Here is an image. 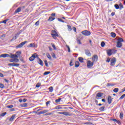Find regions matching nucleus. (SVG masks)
Here are the masks:
<instances>
[{
	"instance_id": "f257e3e1",
	"label": "nucleus",
	"mask_w": 125,
	"mask_h": 125,
	"mask_svg": "<svg viewBox=\"0 0 125 125\" xmlns=\"http://www.w3.org/2000/svg\"><path fill=\"white\" fill-rule=\"evenodd\" d=\"M35 58H39V55H37V53L32 55V56L29 58V60L30 61H34Z\"/></svg>"
},
{
	"instance_id": "f03ea898",
	"label": "nucleus",
	"mask_w": 125,
	"mask_h": 125,
	"mask_svg": "<svg viewBox=\"0 0 125 125\" xmlns=\"http://www.w3.org/2000/svg\"><path fill=\"white\" fill-rule=\"evenodd\" d=\"M52 33L51 36L52 38H53L54 40H56V37H59L58 34H57V32H56L55 30H52Z\"/></svg>"
},
{
	"instance_id": "7ed1b4c3",
	"label": "nucleus",
	"mask_w": 125,
	"mask_h": 125,
	"mask_svg": "<svg viewBox=\"0 0 125 125\" xmlns=\"http://www.w3.org/2000/svg\"><path fill=\"white\" fill-rule=\"evenodd\" d=\"M82 35H83V36H90V34H91L90 33V31L88 30H84L82 32Z\"/></svg>"
},
{
	"instance_id": "20e7f679",
	"label": "nucleus",
	"mask_w": 125,
	"mask_h": 125,
	"mask_svg": "<svg viewBox=\"0 0 125 125\" xmlns=\"http://www.w3.org/2000/svg\"><path fill=\"white\" fill-rule=\"evenodd\" d=\"M26 43H27V41L22 42L21 43H20L18 46H17L16 47V48H20L21 47H22V46L24 45V44H26Z\"/></svg>"
},
{
	"instance_id": "39448f33",
	"label": "nucleus",
	"mask_w": 125,
	"mask_h": 125,
	"mask_svg": "<svg viewBox=\"0 0 125 125\" xmlns=\"http://www.w3.org/2000/svg\"><path fill=\"white\" fill-rule=\"evenodd\" d=\"M116 62H117V60H116V58H113L111 60L110 66H115V64Z\"/></svg>"
},
{
	"instance_id": "423d86ee",
	"label": "nucleus",
	"mask_w": 125,
	"mask_h": 125,
	"mask_svg": "<svg viewBox=\"0 0 125 125\" xmlns=\"http://www.w3.org/2000/svg\"><path fill=\"white\" fill-rule=\"evenodd\" d=\"M93 62H91L90 61H88L87 64V68H91L93 66Z\"/></svg>"
},
{
	"instance_id": "0eeeda50",
	"label": "nucleus",
	"mask_w": 125,
	"mask_h": 125,
	"mask_svg": "<svg viewBox=\"0 0 125 125\" xmlns=\"http://www.w3.org/2000/svg\"><path fill=\"white\" fill-rule=\"evenodd\" d=\"M8 66H12V67H19V66H20V64L19 63H8Z\"/></svg>"
},
{
	"instance_id": "6e6552de",
	"label": "nucleus",
	"mask_w": 125,
	"mask_h": 125,
	"mask_svg": "<svg viewBox=\"0 0 125 125\" xmlns=\"http://www.w3.org/2000/svg\"><path fill=\"white\" fill-rule=\"evenodd\" d=\"M1 57H3V58H5L6 57H10V55L8 54H2L0 55V58H1Z\"/></svg>"
},
{
	"instance_id": "1a4fd4ad",
	"label": "nucleus",
	"mask_w": 125,
	"mask_h": 125,
	"mask_svg": "<svg viewBox=\"0 0 125 125\" xmlns=\"http://www.w3.org/2000/svg\"><path fill=\"white\" fill-rule=\"evenodd\" d=\"M93 62H96L98 60V56L96 55H93V58H92Z\"/></svg>"
},
{
	"instance_id": "9d476101",
	"label": "nucleus",
	"mask_w": 125,
	"mask_h": 125,
	"mask_svg": "<svg viewBox=\"0 0 125 125\" xmlns=\"http://www.w3.org/2000/svg\"><path fill=\"white\" fill-rule=\"evenodd\" d=\"M107 54L108 56H111L112 54V50L111 49H108L106 50Z\"/></svg>"
},
{
	"instance_id": "9b49d317",
	"label": "nucleus",
	"mask_w": 125,
	"mask_h": 125,
	"mask_svg": "<svg viewBox=\"0 0 125 125\" xmlns=\"http://www.w3.org/2000/svg\"><path fill=\"white\" fill-rule=\"evenodd\" d=\"M85 54L87 56H91V54L90 53L89 50H85Z\"/></svg>"
},
{
	"instance_id": "f8f14e48",
	"label": "nucleus",
	"mask_w": 125,
	"mask_h": 125,
	"mask_svg": "<svg viewBox=\"0 0 125 125\" xmlns=\"http://www.w3.org/2000/svg\"><path fill=\"white\" fill-rule=\"evenodd\" d=\"M48 112V110H43L38 112V115H42V114H45V113H47Z\"/></svg>"
},
{
	"instance_id": "ddd939ff",
	"label": "nucleus",
	"mask_w": 125,
	"mask_h": 125,
	"mask_svg": "<svg viewBox=\"0 0 125 125\" xmlns=\"http://www.w3.org/2000/svg\"><path fill=\"white\" fill-rule=\"evenodd\" d=\"M123 45V43L120 42H117L116 46L117 47H118L119 48H121L122 47V46Z\"/></svg>"
},
{
	"instance_id": "4468645a",
	"label": "nucleus",
	"mask_w": 125,
	"mask_h": 125,
	"mask_svg": "<svg viewBox=\"0 0 125 125\" xmlns=\"http://www.w3.org/2000/svg\"><path fill=\"white\" fill-rule=\"evenodd\" d=\"M21 9H22V8L21 7H19L15 11L14 14H16V13H18V12H20Z\"/></svg>"
},
{
	"instance_id": "2eb2a0df",
	"label": "nucleus",
	"mask_w": 125,
	"mask_h": 125,
	"mask_svg": "<svg viewBox=\"0 0 125 125\" xmlns=\"http://www.w3.org/2000/svg\"><path fill=\"white\" fill-rule=\"evenodd\" d=\"M107 101L108 102V104H111L112 103V97L111 96H108L107 98Z\"/></svg>"
},
{
	"instance_id": "dca6fc26",
	"label": "nucleus",
	"mask_w": 125,
	"mask_h": 125,
	"mask_svg": "<svg viewBox=\"0 0 125 125\" xmlns=\"http://www.w3.org/2000/svg\"><path fill=\"white\" fill-rule=\"evenodd\" d=\"M10 58H14V59L16 58V59H17V58H18V55H17H17H14L13 54H11V55L10 56Z\"/></svg>"
},
{
	"instance_id": "f3484780",
	"label": "nucleus",
	"mask_w": 125,
	"mask_h": 125,
	"mask_svg": "<svg viewBox=\"0 0 125 125\" xmlns=\"http://www.w3.org/2000/svg\"><path fill=\"white\" fill-rule=\"evenodd\" d=\"M103 96V93L99 92L96 94V97H102Z\"/></svg>"
},
{
	"instance_id": "a211bd4d",
	"label": "nucleus",
	"mask_w": 125,
	"mask_h": 125,
	"mask_svg": "<svg viewBox=\"0 0 125 125\" xmlns=\"http://www.w3.org/2000/svg\"><path fill=\"white\" fill-rule=\"evenodd\" d=\"M55 20V18L54 17H52L51 16L49 17V19H48V21L49 22H51V21H53V20Z\"/></svg>"
},
{
	"instance_id": "6ab92c4d",
	"label": "nucleus",
	"mask_w": 125,
	"mask_h": 125,
	"mask_svg": "<svg viewBox=\"0 0 125 125\" xmlns=\"http://www.w3.org/2000/svg\"><path fill=\"white\" fill-rule=\"evenodd\" d=\"M63 115L64 116H72V114H70L69 112L64 111L63 112Z\"/></svg>"
},
{
	"instance_id": "aec40b11",
	"label": "nucleus",
	"mask_w": 125,
	"mask_h": 125,
	"mask_svg": "<svg viewBox=\"0 0 125 125\" xmlns=\"http://www.w3.org/2000/svg\"><path fill=\"white\" fill-rule=\"evenodd\" d=\"M15 116V115H12L11 117L9 119V122H12V121H14Z\"/></svg>"
},
{
	"instance_id": "412c9836",
	"label": "nucleus",
	"mask_w": 125,
	"mask_h": 125,
	"mask_svg": "<svg viewBox=\"0 0 125 125\" xmlns=\"http://www.w3.org/2000/svg\"><path fill=\"white\" fill-rule=\"evenodd\" d=\"M38 58L39 59V62H38L39 64H40V65H41L42 66H43V62L42 61V60L41 59L39 58Z\"/></svg>"
},
{
	"instance_id": "4be33fe9",
	"label": "nucleus",
	"mask_w": 125,
	"mask_h": 125,
	"mask_svg": "<svg viewBox=\"0 0 125 125\" xmlns=\"http://www.w3.org/2000/svg\"><path fill=\"white\" fill-rule=\"evenodd\" d=\"M27 46H28V47H36V44H35V43H30Z\"/></svg>"
},
{
	"instance_id": "5701e85b",
	"label": "nucleus",
	"mask_w": 125,
	"mask_h": 125,
	"mask_svg": "<svg viewBox=\"0 0 125 125\" xmlns=\"http://www.w3.org/2000/svg\"><path fill=\"white\" fill-rule=\"evenodd\" d=\"M75 67L76 68L80 67V62L79 61H77L75 62Z\"/></svg>"
},
{
	"instance_id": "b1692460",
	"label": "nucleus",
	"mask_w": 125,
	"mask_h": 125,
	"mask_svg": "<svg viewBox=\"0 0 125 125\" xmlns=\"http://www.w3.org/2000/svg\"><path fill=\"white\" fill-rule=\"evenodd\" d=\"M78 60H79L80 62H81V63H83V58L79 57Z\"/></svg>"
},
{
	"instance_id": "393cba45",
	"label": "nucleus",
	"mask_w": 125,
	"mask_h": 125,
	"mask_svg": "<svg viewBox=\"0 0 125 125\" xmlns=\"http://www.w3.org/2000/svg\"><path fill=\"white\" fill-rule=\"evenodd\" d=\"M114 85L115 84H112L111 83H107L106 84V86H107V87H109V86H114Z\"/></svg>"
},
{
	"instance_id": "a878e982",
	"label": "nucleus",
	"mask_w": 125,
	"mask_h": 125,
	"mask_svg": "<svg viewBox=\"0 0 125 125\" xmlns=\"http://www.w3.org/2000/svg\"><path fill=\"white\" fill-rule=\"evenodd\" d=\"M119 9H123L124 8V5L122 3H120L119 5Z\"/></svg>"
},
{
	"instance_id": "bb28decb",
	"label": "nucleus",
	"mask_w": 125,
	"mask_h": 125,
	"mask_svg": "<svg viewBox=\"0 0 125 125\" xmlns=\"http://www.w3.org/2000/svg\"><path fill=\"white\" fill-rule=\"evenodd\" d=\"M46 55L47 57V58H48V59H49V60H51V56H50V55L49 54V53H46Z\"/></svg>"
},
{
	"instance_id": "cd10ccee",
	"label": "nucleus",
	"mask_w": 125,
	"mask_h": 125,
	"mask_svg": "<svg viewBox=\"0 0 125 125\" xmlns=\"http://www.w3.org/2000/svg\"><path fill=\"white\" fill-rule=\"evenodd\" d=\"M120 118L121 120H123V119L124 118V113H123V112L120 113Z\"/></svg>"
},
{
	"instance_id": "c85d7f7f",
	"label": "nucleus",
	"mask_w": 125,
	"mask_h": 125,
	"mask_svg": "<svg viewBox=\"0 0 125 125\" xmlns=\"http://www.w3.org/2000/svg\"><path fill=\"white\" fill-rule=\"evenodd\" d=\"M28 104L27 103H24L23 104H21V107H27Z\"/></svg>"
},
{
	"instance_id": "c756f323",
	"label": "nucleus",
	"mask_w": 125,
	"mask_h": 125,
	"mask_svg": "<svg viewBox=\"0 0 125 125\" xmlns=\"http://www.w3.org/2000/svg\"><path fill=\"white\" fill-rule=\"evenodd\" d=\"M111 37H112V38H116V33H114V32H111Z\"/></svg>"
},
{
	"instance_id": "7c9ffc66",
	"label": "nucleus",
	"mask_w": 125,
	"mask_h": 125,
	"mask_svg": "<svg viewBox=\"0 0 125 125\" xmlns=\"http://www.w3.org/2000/svg\"><path fill=\"white\" fill-rule=\"evenodd\" d=\"M114 7L116 9H120V6L118 4H115Z\"/></svg>"
},
{
	"instance_id": "2f4dec72",
	"label": "nucleus",
	"mask_w": 125,
	"mask_h": 125,
	"mask_svg": "<svg viewBox=\"0 0 125 125\" xmlns=\"http://www.w3.org/2000/svg\"><path fill=\"white\" fill-rule=\"evenodd\" d=\"M6 114H7L6 112L2 113L0 114V117H4L5 115H6Z\"/></svg>"
},
{
	"instance_id": "473e14b6",
	"label": "nucleus",
	"mask_w": 125,
	"mask_h": 125,
	"mask_svg": "<svg viewBox=\"0 0 125 125\" xmlns=\"http://www.w3.org/2000/svg\"><path fill=\"white\" fill-rule=\"evenodd\" d=\"M49 91L50 92H52V91H53V86L49 87Z\"/></svg>"
},
{
	"instance_id": "72a5a7b5",
	"label": "nucleus",
	"mask_w": 125,
	"mask_h": 125,
	"mask_svg": "<svg viewBox=\"0 0 125 125\" xmlns=\"http://www.w3.org/2000/svg\"><path fill=\"white\" fill-rule=\"evenodd\" d=\"M113 92L117 93V92H119V89L118 88H115L113 89Z\"/></svg>"
},
{
	"instance_id": "f704fd0d",
	"label": "nucleus",
	"mask_w": 125,
	"mask_h": 125,
	"mask_svg": "<svg viewBox=\"0 0 125 125\" xmlns=\"http://www.w3.org/2000/svg\"><path fill=\"white\" fill-rule=\"evenodd\" d=\"M105 109V106H103L99 108L100 111H102V112H103V111H104V109Z\"/></svg>"
},
{
	"instance_id": "c9c22d12",
	"label": "nucleus",
	"mask_w": 125,
	"mask_h": 125,
	"mask_svg": "<svg viewBox=\"0 0 125 125\" xmlns=\"http://www.w3.org/2000/svg\"><path fill=\"white\" fill-rule=\"evenodd\" d=\"M60 101H61V98H59V99H56V100H55V102H56V103H59V102H60Z\"/></svg>"
},
{
	"instance_id": "e433bc0d",
	"label": "nucleus",
	"mask_w": 125,
	"mask_h": 125,
	"mask_svg": "<svg viewBox=\"0 0 125 125\" xmlns=\"http://www.w3.org/2000/svg\"><path fill=\"white\" fill-rule=\"evenodd\" d=\"M101 45L102 47H104V46H105V42H102L101 43Z\"/></svg>"
},
{
	"instance_id": "4c0bfd02",
	"label": "nucleus",
	"mask_w": 125,
	"mask_h": 125,
	"mask_svg": "<svg viewBox=\"0 0 125 125\" xmlns=\"http://www.w3.org/2000/svg\"><path fill=\"white\" fill-rule=\"evenodd\" d=\"M58 20L60 22H62V23H65V21H63V20H62V19L58 18Z\"/></svg>"
},
{
	"instance_id": "58836bf2",
	"label": "nucleus",
	"mask_w": 125,
	"mask_h": 125,
	"mask_svg": "<svg viewBox=\"0 0 125 125\" xmlns=\"http://www.w3.org/2000/svg\"><path fill=\"white\" fill-rule=\"evenodd\" d=\"M73 60H74V59H71L70 60V62L69 63L70 66H74V64H73Z\"/></svg>"
},
{
	"instance_id": "ea45409f",
	"label": "nucleus",
	"mask_w": 125,
	"mask_h": 125,
	"mask_svg": "<svg viewBox=\"0 0 125 125\" xmlns=\"http://www.w3.org/2000/svg\"><path fill=\"white\" fill-rule=\"evenodd\" d=\"M44 61V63H45V65L46 66V67H48V63H47V61L46 60H45Z\"/></svg>"
},
{
	"instance_id": "a19ab883",
	"label": "nucleus",
	"mask_w": 125,
	"mask_h": 125,
	"mask_svg": "<svg viewBox=\"0 0 125 125\" xmlns=\"http://www.w3.org/2000/svg\"><path fill=\"white\" fill-rule=\"evenodd\" d=\"M16 53L18 56H20V55H21V51H17Z\"/></svg>"
},
{
	"instance_id": "79ce46f5",
	"label": "nucleus",
	"mask_w": 125,
	"mask_h": 125,
	"mask_svg": "<svg viewBox=\"0 0 125 125\" xmlns=\"http://www.w3.org/2000/svg\"><path fill=\"white\" fill-rule=\"evenodd\" d=\"M67 26L68 27V31H72V27L70 25H67Z\"/></svg>"
},
{
	"instance_id": "37998d69",
	"label": "nucleus",
	"mask_w": 125,
	"mask_h": 125,
	"mask_svg": "<svg viewBox=\"0 0 125 125\" xmlns=\"http://www.w3.org/2000/svg\"><path fill=\"white\" fill-rule=\"evenodd\" d=\"M48 74H50V71H46L43 73L44 75H48Z\"/></svg>"
},
{
	"instance_id": "c03bdc74",
	"label": "nucleus",
	"mask_w": 125,
	"mask_h": 125,
	"mask_svg": "<svg viewBox=\"0 0 125 125\" xmlns=\"http://www.w3.org/2000/svg\"><path fill=\"white\" fill-rule=\"evenodd\" d=\"M66 46L67 48L68 49V52H71V50L70 49V47L69 46V45H66Z\"/></svg>"
},
{
	"instance_id": "a18cd8bd",
	"label": "nucleus",
	"mask_w": 125,
	"mask_h": 125,
	"mask_svg": "<svg viewBox=\"0 0 125 125\" xmlns=\"http://www.w3.org/2000/svg\"><path fill=\"white\" fill-rule=\"evenodd\" d=\"M118 42H124V40H123V39L122 38H119L118 40Z\"/></svg>"
},
{
	"instance_id": "49530a36",
	"label": "nucleus",
	"mask_w": 125,
	"mask_h": 125,
	"mask_svg": "<svg viewBox=\"0 0 125 125\" xmlns=\"http://www.w3.org/2000/svg\"><path fill=\"white\" fill-rule=\"evenodd\" d=\"M55 109H56V110H59L60 109H62V107L60 106H57L55 107Z\"/></svg>"
},
{
	"instance_id": "de8ad7c7",
	"label": "nucleus",
	"mask_w": 125,
	"mask_h": 125,
	"mask_svg": "<svg viewBox=\"0 0 125 125\" xmlns=\"http://www.w3.org/2000/svg\"><path fill=\"white\" fill-rule=\"evenodd\" d=\"M15 63H18L19 62V59L15 58Z\"/></svg>"
},
{
	"instance_id": "09e8293b",
	"label": "nucleus",
	"mask_w": 125,
	"mask_h": 125,
	"mask_svg": "<svg viewBox=\"0 0 125 125\" xmlns=\"http://www.w3.org/2000/svg\"><path fill=\"white\" fill-rule=\"evenodd\" d=\"M125 97V94H124L120 97V99H124Z\"/></svg>"
},
{
	"instance_id": "8fccbe9b",
	"label": "nucleus",
	"mask_w": 125,
	"mask_h": 125,
	"mask_svg": "<svg viewBox=\"0 0 125 125\" xmlns=\"http://www.w3.org/2000/svg\"><path fill=\"white\" fill-rule=\"evenodd\" d=\"M52 57H53V58L56 59V56H55V54H54V53H52Z\"/></svg>"
},
{
	"instance_id": "3c124183",
	"label": "nucleus",
	"mask_w": 125,
	"mask_h": 125,
	"mask_svg": "<svg viewBox=\"0 0 125 125\" xmlns=\"http://www.w3.org/2000/svg\"><path fill=\"white\" fill-rule=\"evenodd\" d=\"M77 43H78V44H82V42H81V40L78 39L77 40Z\"/></svg>"
},
{
	"instance_id": "603ef678",
	"label": "nucleus",
	"mask_w": 125,
	"mask_h": 125,
	"mask_svg": "<svg viewBox=\"0 0 125 125\" xmlns=\"http://www.w3.org/2000/svg\"><path fill=\"white\" fill-rule=\"evenodd\" d=\"M35 25H36V26H39L40 25V21H37L35 23Z\"/></svg>"
},
{
	"instance_id": "864d4df0",
	"label": "nucleus",
	"mask_w": 125,
	"mask_h": 125,
	"mask_svg": "<svg viewBox=\"0 0 125 125\" xmlns=\"http://www.w3.org/2000/svg\"><path fill=\"white\" fill-rule=\"evenodd\" d=\"M4 87V85L2 83H0V88H3Z\"/></svg>"
},
{
	"instance_id": "5fc2aeb1",
	"label": "nucleus",
	"mask_w": 125,
	"mask_h": 125,
	"mask_svg": "<svg viewBox=\"0 0 125 125\" xmlns=\"http://www.w3.org/2000/svg\"><path fill=\"white\" fill-rule=\"evenodd\" d=\"M13 107V105H7V108H11Z\"/></svg>"
},
{
	"instance_id": "6e6d98bb",
	"label": "nucleus",
	"mask_w": 125,
	"mask_h": 125,
	"mask_svg": "<svg viewBox=\"0 0 125 125\" xmlns=\"http://www.w3.org/2000/svg\"><path fill=\"white\" fill-rule=\"evenodd\" d=\"M36 87H40L41 86V83H38L37 84H36Z\"/></svg>"
},
{
	"instance_id": "4d7b16f0",
	"label": "nucleus",
	"mask_w": 125,
	"mask_h": 125,
	"mask_svg": "<svg viewBox=\"0 0 125 125\" xmlns=\"http://www.w3.org/2000/svg\"><path fill=\"white\" fill-rule=\"evenodd\" d=\"M52 46L55 50L56 49V47H55V45H54V44H52Z\"/></svg>"
},
{
	"instance_id": "13d9d810",
	"label": "nucleus",
	"mask_w": 125,
	"mask_h": 125,
	"mask_svg": "<svg viewBox=\"0 0 125 125\" xmlns=\"http://www.w3.org/2000/svg\"><path fill=\"white\" fill-rule=\"evenodd\" d=\"M7 21H8V20H4L2 22L4 23V24H6V22H7Z\"/></svg>"
},
{
	"instance_id": "bf43d9fd",
	"label": "nucleus",
	"mask_w": 125,
	"mask_h": 125,
	"mask_svg": "<svg viewBox=\"0 0 125 125\" xmlns=\"http://www.w3.org/2000/svg\"><path fill=\"white\" fill-rule=\"evenodd\" d=\"M9 61H10V62H14L15 59H11L9 60Z\"/></svg>"
},
{
	"instance_id": "052dcab7",
	"label": "nucleus",
	"mask_w": 125,
	"mask_h": 125,
	"mask_svg": "<svg viewBox=\"0 0 125 125\" xmlns=\"http://www.w3.org/2000/svg\"><path fill=\"white\" fill-rule=\"evenodd\" d=\"M116 123L117 124H118V125H121L122 124V123H121V121H120L119 120H117Z\"/></svg>"
},
{
	"instance_id": "680f3d73",
	"label": "nucleus",
	"mask_w": 125,
	"mask_h": 125,
	"mask_svg": "<svg viewBox=\"0 0 125 125\" xmlns=\"http://www.w3.org/2000/svg\"><path fill=\"white\" fill-rule=\"evenodd\" d=\"M55 13H53L52 14H51V16H52V17H55Z\"/></svg>"
},
{
	"instance_id": "e2e57ef3",
	"label": "nucleus",
	"mask_w": 125,
	"mask_h": 125,
	"mask_svg": "<svg viewBox=\"0 0 125 125\" xmlns=\"http://www.w3.org/2000/svg\"><path fill=\"white\" fill-rule=\"evenodd\" d=\"M110 61H111V59L110 58H107V60H106V62H107L108 63H109V62H110Z\"/></svg>"
},
{
	"instance_id": "0e129e2a",
	"label": "nucleus",
	"mask_w": 125,
	"mask_h": 125,
	"mask_svg": "<svg viewBox=\"0 0 125 125\" xmlns=\"http://www.w3.org/2000/svg\"><path fill=\"white\" fill-rule=\"evenodd\" d=\"M16 39H17V38L16 37V36H15V38H13L11 40V42H12V41H14V40H16Z\"/></svg>"
},
{
	"instance_id": "69168bd1",
	"label": "nucleus",
	"mask_w": 125,
	"mask_h": 125,
	"mask_svg": "<svg viewBox=\"0 0 125 125\" xmlns=\"http://www.w3.org/2000/svg\"><path fill=\"white\" fill-rule=\"evenodd\" d=\"M4 77V76H3V74H2V73H0V77L3 78Z\"/></svg>"
},
{
	"instance_id": "338daca9",
	"label": "nucleus",
	"mask_w": 125,
	"mask_h": 125,
	"mask_svg": "<svg viewBox=\"0 0 125 125\" xmlns=\"http://www.w3.org/2000/svg\"><path fill=\"white\" fill-rule=\"evenodd\" d=\"M72 29L73 31H74V32H77V29L76 28V27H73Z\"/></svg>"
},
{
	"instance_id": "774afa93",
	"label": "nucleus",
	"mask_w": 125,
	"mask_h": 125,
	"mask_svg": "<svg viewBox=\"0 0 125 125\" xmlns=\"http://www.w3.org/2000/svg\"><path fill=\"white\" fill-rule=\"evenodd\" d=\"M49 103H50V101H48L46 103V106H47V105H48L49 104Z\"/></svg>"
}]
</instances>
